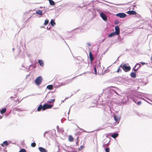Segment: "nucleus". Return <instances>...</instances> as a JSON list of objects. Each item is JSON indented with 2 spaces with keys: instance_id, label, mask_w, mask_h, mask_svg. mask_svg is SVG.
<instances>
[{
  "instance_id": "nucleus-3",
  "label": "nucleus",
  "mask_w": 152,
  "mask_h": 152,
  "mask_svg": "<svg viewBox=\"0 0 152 152\" xmlns=\"http://www.w3.org/2000/svg\"><path fill=\"white\" fill-rule=\"evenodd\" d=\"M53 106V105L45 104L43 106L42 110H45L46 109L50 108Z\"/></svg>"
},
{
  "instance_id": "nucleus-21",
  "label": "nucleus",
  "mask_w": 152,
  "mask_h": 152,
  "mask_svg": "<svg viewBox=\"0 0 152 152\" xmlns=\"http://www.w3.org/2000/svg\"><path fill=\"white\" fill-rule=\"evenodd\" d=\"M141 67V65L139 63H137L135 65L134 67V69L136 67H137V69L140 68Z\"/></svg>"
},
{
  "instance_id": "nucleus-10",
  "label": "nucleus",
  "mask_w": 152,
  "mask_h": 152,
  "mask_svg": "<svg viewBox=\"0 0 152 152\" xmlns=\"http://www.w3.org/2000/svg\"><path fill=\"white\" fill-rule=\"evenodd\" d=\"M36 13L38 15H43L42 11L40 10H37L36 11Z\"/></svg>"
},
{
  "instance_id": "nucleus-39",
  "label": "nucleus",
  "mask_w": 152,
  "mask_h": 152,
  "mask_svg": "<svg viewBox=\"0 0 152 152\" xmlns=\"http://www.w3.org/2000/svg\"><path fill=\"white\" fill-rule=\"evenodd\" d=\"M114 92H115V93L116 94H117V95H118V94L115 91H114Z\"/></svg>"
},
{
  "instance_id": "nucleus-26",
  "label": "nucleus",
  "mask_w": 152,
  "mask_h": 152,
  "mask_svg": "<svg viewBox=\"0 0 152 152\" xmlns=\"http://www.w3.org/2000/svg\"><path fill=\"white\" fill-rule=\"evenodd\" d=\"M19 152H26V151L25 149H21Z\"/></svg>"
},
{
  "instance_id": "nucleus-6",
  "label": "nucleus",
  "mask_w": 152,
  "mask_h": 152,
  "mask_svg": "<svg viewBox=\"0 0 152 152\" xmlns=\"http://www.w3.org/2000/svg\"><path fill=\"white\" fill-rule=\"evenodd\" d=\"M115 33L116 35H118L120 34V28L118 26H117L115 27Z\"/></svg>"
},
{
  "instance_id": "nucleus-22",
  "label": "nucleus",
  "mask_w": 152,
  "mask_h": 152,
  "mask_svg": "<svg viewBox=\"0 0 152 152\" xmlns=\"http://www.w3.org/2000/svg\"><path fill=\"white\" fill-rule=\"evenodd\" d=\"M53 86L52 85H49L47 86V88L49 90H51L52 89Z\"/></svg>"
},
{
  "instance_id": "nucleus-38",
  "label": "nucleus",
  "mask_w": 152,
  "mask_h": 152,
  "mask_svg": "<svg viewBox=\"0 0 152 152\" xmlns=\"http://www.w3.org/2000/svg\"><path fill=\"white\" fill-rule=\"evenodd\" d=\"M118 22H117L115 23V24H118Z\"/></svg>"
},
{
  "instance_id": "nucleus-23",
  "label": "nucleus",
  "mask_w": 152,
  "mask_h": 152,
  "mask_svg": "<svg viewBox=\"0 0 152 152\" xmlns=\"http://www.w3.org/2000/svg\"><path fill=\"white\" fill-rule=\"evenodd\" d=\"M55 101V99H49L48 101V102L49 103H53Z\"/></svg>"
},
{
  "instance_id": "nucleus-31",
  "label": "nucleus",
  "mask_w": 152,
  "mask_h": 152,
  "mask_svg": "<svg viewBox=\"0 0 152 152\" xmlns=\"http://www.w3.org/2000/svg\"><path fill=\"white\" fill-rule=\"evenodd\" d=\"M83 148H84L83 146H81L79 147V150H81Z\"/></svg>"
},
{
  "instance_id": "nucleus-32",
  "label": "nucleus",
  "mask_w": 152,
  "mask_h": 152,
  "mask_svg": "<svg viewBox=\"0 0 152 152\" xmlns=\"http://www.w3.org/2000/svg\"><path fill=\"white\" fill-rule=\"evenodd\" d=\"M108 143H107V144H104L103 145V147L104 148H105V147L106 146V145H108Z\"/></svg>"
},
{
  "instance_id": "nucleus-9",
  "label": "nucleus",
  "mask_w": 152,
  "mask_h": 152,
  "mask_svg": "<svg viewBox=\"0 0 152 152\" xmlns=\"http://www.w3.org/2000/svg\"><path fill=\"white\" fill-rule=\"evenodd\" d=\"M39 149L41 152H47L45 149L42 147H39Z\"/></svg>"
},
{
  "instance_id": "nucleus-41",
  "label": "nucleus",
  "mask_w": 152,
  "mask_h": 152,
  "mask_svg": "<svg viewBox=\"0 0 152 152\" xmlns=\"http://www.w3.org/2000/svg\"><path fill=\"white\" fill-rule=\"evenodd\" d=\"M64 84H62V85H64Z\"/></svg>"
},
{
  "instance_id": "nucleus-37",
  "label": "nucleus",
  "mask_w": 152,
  "mask_h": 152,
  "mask_svg": "<svg viewBox=\"0 0 152 152\" xmlns=\"http://www.w3.org/2000/svg\"><path fill=\"white\" fill-rule=\"evenodd\" d=\"M48 132H45L44 133V136H45V134L46 133H47Z\"/></svg>"
},
{
  "instance_id": "nucleus-29",
  "label": "nucleus",
  "mask_w": 152,
  "mask_h": 152,
  "mask_svg": "<svg viewBox=\"0 0 152 152\" xmlns=\"http://www.w3.org/2000/svg\"><path fill=\"white\" fill-rule=\"evenodd\" d=\"M94 73L96 75L97 74V70H96V67H94Z\"/></svg>"
},
{
  "instance_id": "nucleus-19",
  "label": "nucleus",
  "mask_w": 152,
  "mask_h": 152,
  "mask_svg": "<svg viewBox=\"0 0 152 152\" xmlns=\"http://www.w3.org/2000/svg\"><path fill=\"white\" fill-rule=\"evenodd\" d=\"M43 106H42L41 104H40L39 106L37 108V110L38 111H39L41 110L42 109V110Z\"/></svg>"
},
{
  "instance_id": "nucleus-15",
  "label": "nucleus",
  "mask_w": 152,
  "mask_h": 152,
  "mask_svg": "<svg viewBox=\"0 0 152 152\" xmlns=\"http://www.w3.org/2000/svg\"><path fill=\"white\" fill-rule=\"evenodd\" d=\"M116 35V33L115 32H113L111 33L109 35L108 37H111L114 36L115 35Z\"/></svg>"
},
{
  "instance_id": "nucleus-36",
  "label": "nucleus",
  "mask_w": 152,
  "mask_h": 152,
  "mask_svg": "<svg viewBox=\"0 0 152 152\" xmlns=\"http://www.w3.org/2000/svg\"><path fill=\"white\" fill-rule=\"evenodd\" d=\"M140 63H141V64H142L143 65L145 64V62H140Z\"/></svg>"
},
{
  "instance_id": "nucleus-12",
  "label": "nucleus",
  "mask_w": 152,
  "mask_h": 152,
  "mask_svg": "<svg viewBox=\"0 0 152 152\" xmlns=\"http://www.w3.org/2000/svg\"><path fill=\"white\" fill-rule=\"evenodd\" d=\"M38 63L40 65H41L42 66H44V64L42 60H38Z\"/></svg>"
},
{
  "instance_id": "nucleus-5",
  "label": "nucleus",
  "mask_w": 152,
  "mask_h": 152,
  "mask_svg": "<svg viewBox=\"0 0 152 152\" xmlns=\"http://www.w3.org/2000/svg\"><path fill=\"white\" fill-rule=\"evenodd\" d=\"M100 16L102 18L104 21H106L107 20V18L106 15L103 13L101 12L100 13Z\"/></svg>"
},
{
  "instance_id": "nucleus-33",
  "label": "nucleus",
  "mask_w": 152,
  "mask_h": 152,
  "mask_svg": "<svg viewBox=\"0 0 152 152\" xmlns=\"http://www.w3.org/2000/svg\"><path fill=\"white\" fill-rule=\"evenodd\" d=\"M137 70H138V69L137 68V69H133V70L135 72H136L137 71Z\"/></svg>"
},
{
  "instance_id": "nucleus-35",
  "label": "nucleus",
  "mask_w": 152,
  "mask_h": 152,
  "mask_svg": "<svg viewBox=\"0 0 152 152\" xmlns=\"http://www.w3.org/2000/svg\"><path fill=\"white\" fill-rule=\"evenodd\" d=\"M87 44L89 46H91V44L89 42H88L87 43Z\"/></svg>"
},
{
  "instance_id": "nucleus-4",
  "label": "nucleus",
  "mask_w": 152,
  "mask_h": 152,
  "mask_svg": "<svg viewBox=\"0 0 152 152\" xmlns=\"http://www.w3.org/2000/svg\"><path fill=\"white\" fill-rule=\"evenodd\" d=\"M116 16L120 18H123L126 16V15L124 13H119L116 14Z\"/></svg>"
},
{
  "instance_id": "nucleus-27",
  "label": "nucleus",
  "mask_w": 152,
  "mask_h": 152,
  "mask_svg": "<svg viewBox=\"0 0 152 152\" xmlns=\"http://www.w3.org/2000/svg\"><path fill=\"white\" fill-rule=\"evenodd\" d=\"M36 145V143L35 142H33L31 143V145L32 147H35Z\"/></svg>"
},
{
  "instance_id": "nucleus-17",
  "label": "nucleus",
  "mask_w": 152,
  "mask_h": 152,
  "mask_svg": "<svg viewBox=\"0 0 152 152\" xmlns=\"http://www.w3.org/2000/svg\"><path fill=\"white\" fill-rule=\"evenodd\" d=\"M50 23L51 24V25L53 26H54L55 24L56 23L55 22H54V21L53 20H51L50 22Z\"/></svg>"
},
{
  "instance_id": "nucleus-11",
  "label": "nucleus",
  "mask_w": 152,
  "mask_h": 152,
  "mask_svg": "<svg viewBox=\"0 0 152 152\" xmlns=\"http://www.w3.org/2000/svg\"><path fill=\"white\" fill-rule=\"evenodd\" d=\"M9 144L7 141H4L3 143L1 144V146L2 147H4L5 145L7 146Z\"/></svg>"
},
{
  "instance_id": "nucleus-30",
  "label": "nucleus",
  "mask_w": 152,
  "mask_h": 152,
  "mask_svg": "<svg viewBox=\"0 0 152 152\" xmlns=\"http://www.w3.org/2000/svg\"><path fill=\"white\" fill-rule=\"evenodd\" d=\"M105 151L106 152H109L110 151V148H106Z\"/></svg>"
},
{
  "instance_id": "nucleus-20",
  "label": "nucleus",
  "mask_w": 152,
  "mask_h": 152,
  "mask_svg": "<svg viewBox=\"0 0 152 152\" xmlns=\"http://www.w3.org/2000/svg\"><path fill=\"white\" fill-rule=\"evenodd\" d=\"M69 140L70 142H72L73 140V138L71 135H69L68 137Z\"/></svg>"
},
{
  "instance_id": "nucleus-40",
  "label": "nucleus",
  "mask_w": 152,
  "mask_h": 152,
  "mask_svg": "<svg viewBox=\"0 0 152 152\" xmlns=\"http://www.w3.org/2000/svg\"><path fill=\"white\" fill-rule=\"evenodd\" d=\"M14 48H13V49H12V50H14Z\"/></svg>"
},
{
  "instance_id": "nucleus-25",
  "label": "nucleus",
  "mask_w": 152,
  "mask_h": 152,
  "mask_svg": "<svg viewBox=\"0 0 152 152\" xmlns=\"http://www.w3.org/2000/svg\"><path fill=\"white\" fill-rule=\"evenodd\" d=\"M48 22L49 20H45V22L44 23V25L45 26L47 25L48 23Z\"/></svg>"
},
{
  "instance_id": "nucleus-34",
  "label": "nucleus",
  "mask_w": 152,
  "mask_h": 152,
  "mask_svg": "<svg viewBox=\"0 0 152 152\" xmlns=\"http://www.w3.org/2000/svg\"><path fill=\"white\" fill-rule=\"evenodd\" d=\"M141 104V102L140 101L138 102H137V104L138 105H140Z\"/></svg>"
},
{
  "instance_id": "nucleus-1",
  "label": "nucleus",
  "mask_w": 152,
  "mask_h": 152,
  "mask_svg": "<svg viewBox=\"0 0 152 152\" xmlns=\"http://www.w3.org/2000/svg\"><path fill=\"white\" fill-rule=\"evenodd\" d=\"M126 64H121L119 66V68H121L125 72H128L131 69V67L129 66H127Z\"/></svg>"
},
{
  "instance_id": "nucleus-2",
  "label": "nucleus",
  "mask_w": 152,
  "mask_h": 152,
  "mask_svg": "<svg viewBox=\"0 0 152 152\" xmlns=\"http://www.w3.org/2000/svg\"><path fill=\"white\" fill-rule=\"evenodd\" d=\"M42 80V77L41 76H39L35 79V83L36 85H39L41 83Z\"/></svg>"
},
{
  "instance_id": "nucleus-8",
  "label": "nucleus",
  "mask_w": 152,
  "mask_h": 152,
  "mask_svg": "<svg viewBox=\"0 0 152 152\" xmlns=\"http://www.w3.org/2000/svg\"><path fill=\"white\" fill-rule=\"evenodd\" d=\"M89 56L91 61V62H92L93 61L94 58L91 52H90L89 53Z\"/></svg>"
},
{
  "instance_id": "nucleus-24",
  "label": "nucleus",
  "mask_w": 152,
  "mask_h": 152,
  "mask_svg": "<svg viewBox=\"0 0 152 152\" xmlns=\"http://www.w3.org/2000/svg\"><path fill=\"white\" fill-rule=\"evenodd\" d=\"M114 118L116 122H117L118 123L119 122V120L118 118V117H116V116H114Z\"/></svg>"
},
{
  "instance_id": "nucleus-16",
  "label": "nucleus",
  "mask_w": 152,
  "mask_h": 152,
  "mask_svg": "<svg viewBox=\"0 0 152 152\" xmlns=\"http://www.w3.org/2000/svg\"><path fill=\"white\" fill-rule=\"evenodd\" d=\"M50 4L51 5H54L55 4L54 2L52 0H48Z\"/></svg>"
},
{
  "instance_id": "nucleus-7",
  "label": "nucleus",
  "mask_w": 152,
  "mask_h": 152,
  "mask_svg": "<svg viewBox=\"0 0 152 152\" xmlns=\"http://www.w3.org/2000/svg\"><path fill=\"white\" fill-rule=\"evenodd\" d=\"M127 13L130 15H135L136 14V12L134 10H130L127 11Z\"/></svg>"
},
{
  "instance_id": "nucleus-28",
  "label": "nucleus",
  "mask_w": 152,
  "mask_h": 152,
  "mask_svg": "<svg viewBox=\"0 0 152 152\" xmlns=\"http://www.w3.org/2000/svg\"><path fill=\"white\" fill-rule=\"evenodd\" d=\"M120 68H119V67H118V70L117 71V72H122V70L120 69Z\"/></svg>"
},
{
  "instance_id": "nucleus-43",
  "label": "nucleus",
  "mask_w": 152,
  "mask_h": 152,
  "mask_svg": "<svg viewBox=\"0 0 152 152\" xmlns=\"http://www.w3.org/2000/svg\"><path fill=\"white\" fill-rule=\"evenodd\" d=\"M83 131H84V132H86V131H84V130H83Z\"/></svg>"
},
{
  "instance_id": "nucleus-18",
  "label": "nucleus",
  "mask_w": 152,
  "mask_h": 152,
  "mask_svg": "<svg viewBox=\"0 0 152 152\" xmlns=\"http://www.w3.org/2000/svg\"><path fill=\"white\" fill-rule=\"evenodd\" d=\"M7 109L6 108H3L0 111V113L1 114L4 113L6 111Z\"/></svg>"
},
{
  "instance_id": "nucleus-42",
  "label": "nucleus",
  "mask_w": 152,
  "mask_h": 152,
  "mask_svg": "<svg viewBox=\"0 0 152 152\" xmlns=\"http://www.w3.org/2000/svg\"><path fill=\"white\" fill-rule=\"evenodd\" d=\"M69 111H70V110H69V112L68 113V114H69Z\"/></svg>"
},
{
  "instance_id": "nucleus-13",
  "label": "nucleus",
  "mask_w": 152,
  "mask_h": 152,
  "mask_svg": "<svg viewBox=\"0 0 152 152\" xmlns=\"http://www.w3.org/2000/svg\"><path fill=\"white\" fill-rule=\"evenodd\" d=\"M118 133H113V134H112L111 135V136L112 137H113L114 138H115L118 136Z\"/></svg>"
},
{
  "instance_id": "nucleus-14",
  "label": "nucleus",
  "mask_w": 152,
  "mask_h": 152,
  "mask_svg": "<svg viewBox=\"0 0 152 152\" xmlns=\"http://www.w3.org/2000/svg\"><path fill=\"white\" fill-rule=\"evenodd\" d=\"M130 76L132 78H135L136 77V75L135 72H132L130 74Z\"/></svg>"
}]
</instances>
